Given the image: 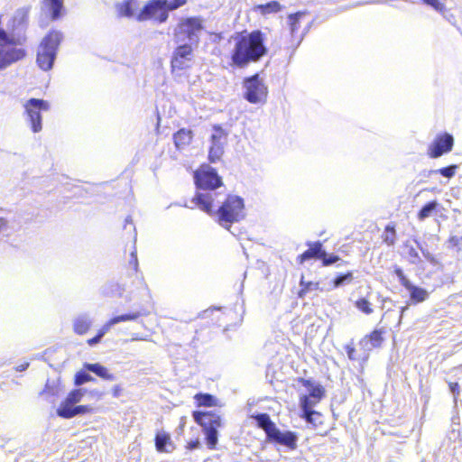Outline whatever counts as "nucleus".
Instances as JSON below:
<instances>
[{
    "instance_id": "1",
    "label": "nucleus",
    "mask_w": 462,
    "mask_h": 462,
    "mask_svg": "<svg viewBox=\"0 0 462 462\" xmlns=\"http://www.w3.org/2000/svg\"><path fill=\"white\" fill-rule=\"evenodd\" d=\"M234 46L230 51V66L245 68L259 61L267 54L265 35L260 30L237 32L232 36Z\"/></svg>"
},
{
    "instance_id": "2",
    "label": "nucleus",
    "mask_w": 462,
    "mask_h": 462,
    "mask_svg": "<svg viewBox=\"0 0 462 462\" xmlns=\"http://www.w3.org/2000/svg\"><path fill=\"white\" fill-rule=\"evenodd\" d=\"M25 41V36H15L0 29V70L26 57Z\"/></svg>"
},
{
    "instance_id": "3",
    "label": "nucleus",
    "mask_w": 462,
    "mask_h": 462,
    "mask_svg": "<svg viewBox=\"0 0 462 462\" xmlns=\"http://www.w3.org/2000/svg\"><path fill=\"white\" fill-rule=\"evenodd\" d=\"M188 0H149L135 15L138 22L153 20L159 23H165L169 18V12L184 6Z\"/></svg>"
},
{
    "instance_id": "4",
    "label": "nucleus",
    "mask_w": 462,
    "mask_h": 462,
    "mask_svg": "<svg viewBox=\"0 0 462 462\" xmlns=\"http://www.w3.org/2000/svg\"><path fill=\"white\" fill-rule=\"evenodd\" d=\"M62 40V32L55 29L49 31L42 39L37 51L36 62L42 70H50L52 68Z\"/></svg>"
},
{
    "instance_id": "5",
    "label": "nucleus",
    "mask_w": 462,
    "mask_h": 462,
    "mask_svg": "<svg viewBox=\"0 0 462 462\" xmlns=\"http://www.w3.org/2000/svg\"><path fill=\"white\" fill-rule=\"evenodd\" d=\"M192 417L195 422L202 428L208 448L210 450L216 449L218 442L217 430L223 426L221 415L213 411H194Z\"/></svg>"
},
{
    "instance_id": "6",
    "label": "nucleus",
    "mask_w": 462,
    "mask_h": 462,
    "mask_svg": "<svg viewBox=\"0 0 462 462\" xmlns=\"http://www.w3.org/2000/svg\"><path fill=\"white\" fill-rule=\"evenodd\" d=\"M244 211L245 203L243 199L238 196L228 195L215 212L217 222L224 227H230L232 224L244 218Z\"/></svg>"
},
{
    "instance_id": "7",
    "label": "nucleus",
    "mask_w": 462,
    "mask_h": 462,
    "mask_svg": "<svg viewBox=\"0 0 462 462\" xmlns=\"http://www.w3.org/2000/svg\"><path fill=\"white\" fill-rule=\"evenodd\" d=\"M203 19L199 16H189L180 19L174 30L173 35L176 42L184 40L189 42L199 41V34L203 30Z\"/></svg>"
},
{
    "instance_id": "8",
    "label": "nucleus",
    "mask_w": 462,
    "mask_h": 462,
    "mask_svg": "<svg viewBox=\"0 0 462 462\" xmlns=\"http://www.w3.org/2000/svg\"><path fill=\"white\" fill-rule=\"evenodd\" d=\"M310 12H297L291 14V46H298L313 23Z\"/></svg>"
},
{
    "instance_id": "9",
    "label": "nucleus",
    "mask_w": 462,
    "mask_h": 462,
    "mask_svg": "<svg viewBox=\"0 0 462 462\" xmlns=\"http://www.w3.org/2000/svg\"><path fill=\"white\" fill-rule=\"evenodd\" d=\"M298 383H300L307 392L300 397V408L316 406L326 397V388L321 383L312 379L305 378H298Z\"/></svg>"
},
{
    "instance_id": "10",
    "label": "nucleus",
    "mask_w": 462,
    "mask_h": 462,
    "mask_svg": "<svg viewBox=\"0 0 462 462\" xmlns=\"http://www.w3.org/2000/svg\"><path fill=\"white\" fill-rule=\"evenodd\" d=\"M244 97L251 104L262 103L266 100L268 89L258 73L243 79Z\"/></svg>"
},
{
    "instance_id": "11",
    "label": "nucleus",
    "mask_w": 462,
    "mask_h": 462,
    "mask_svg": "<svg viewBox=\"0 0 462 462\" xmlns=\"http://www.w3.org/2000/svg\"><path fill=\"white\" fill-rule=\"evenodd\" d=\"M194 182L198 189L214 190L222 186V180L215 169L202 163L193 173Z\"/></svg>"
},
{
    "instance_id": "12",
    "label": "nucleus",
    "mask_w": 462,
    "mask_h": 462,
    "mask_svg": "<svg viewBox=\"0 0 462 462\" xmlns=\"http://www.w3.org/2000/svg\"><path fill=\"white\" fill-rule=\"evenodd\" d=\"M212 131L208 160L210 163H217L222 160L228 134L227 132L218 125H213Z\"/></svg>"
},
{
    "instance_id": "13",
    "label": "nucleus",
    "mask_w": 462,
    "mask_h": 462,
    "mask_svg": "<svg viewBox=\"0 0 462 462\" xmlns=\"http://www.w3.org/2000/svg\"><path fill=\"white\" fill-rule=\"evenodd\" d=\"M258 428L264 430L267 439L274 443L289 446V433H282L267 413L252 415Z\"/></svg>"
},
{
    "instance_id": "14",
    "label": "nucleus",
    "mask_w": 462,
    "mask_h": 462,
    "mask_svg": "<svg viewBox=\"0 0 462 462\" xmlns=\"http://www.w3.org/2000/svg\"><path fill=\"white\" fill-rule=\"evenodd\" d=\"M147 315L146 311H131L125 314L116 315L109 319L97 332V334L87 340L88 346H93L100 343L102 337L110 330V328L120 322L134 321L142 316Z\"/></svg>"
},
{
    "instance_id": "15",
    "label": "nucleus",
    "mask_w": 462,
    "mask_h": 462,
    "mask_svg": "<svg viewBox=\"0 0 462 462\" xmlns=\"http://www.w3.org/2000/svg\"><path fill=\"white\" fill-rule=\"evenodd\" d=\"M49 108V103L43 99L31 98L24 104L25 113L33 133H38L42 130L41 113L48 111Z\"/></svg>"
},
{
    "instance_id": "16",
    "label": "nucleus",
    "mask_w": 462,
    "mask_h": 462,
    "mask_svg": "<svg viewBox=\"0 0 462 462\" xmlns=\"http://www.w3.org/2000/svg\"><path fill=\"white\" fill-rule=\"evenodd\" d=\"M193 59V47L191 43H183L178 45L171 58V71H181L190 67Z\"/></svg>"
},
{
    "instance_id": "17",
    "label": "nucleus",
    "mask_w": 462,
    "mask_h": 462,
    "mask_svg": "<svg viewBox=\"0 0 462 462\" xmlns=\"http://www.w3.org/2000/svg\"><path fill=\"white\" fill-rule=\"evenodd\" d=\"M454 138L450 134L443 133L438 134L433 142L428 146L427 154L431 159H436L452 151Z\"/></svg>"
},
{
    "instance_id": "18",
    "label": "nucleus",
    "mask_w": 462,
    "mask_h": 462,
    "mask_svg": "<svg viewBox=\"0 0 462 462\" xmlns=\"http://www.w3.org/2000/svg\"><path fill=\"white\" fill-rule=\"evenodd\" d=\"M95 408L92 405H76L74 402H69V397L66 396L60 403L56 410V414L62 419H71L78 415L93 413Z\"/></svg>"
},
{
    "instance_id": "19",
    "label": "nucleus",
    "mask_w": 462,
    "mask_h": 462,
    "mask_svg": "<svg viewBox=\"0 0 462 462\" xmlns=\"http://www.w3.org/2000/svg\"><path fill=\"white\" fill-rule=\"evenodd\" d=\"M394 273L398 277L400 283L410 291V299L412 303H420L428 299V291L423 288L413 285L401 268L396 267Z\"/></svg>"
},
{
    "instance_id": "20",
    "label": "nucleus",
    "mask_w": 462,
    "mask_h": 462,
    "mask_svg": "<svg viewBox=\"0 0 462 462\" xmlns=\"http://www.w3.org/2000/svg\"><path fill=\"white\" fill-rule=\"evenodd\" d=\"M191 208H197L209 216L215 215L213 199L208 193L197 192L190 200Z\"/></svg>"
},
{
    "instance_id": "21",
    "label": "nucleus",
    "mask_w": 462,
    "mask_h": 462,
    "mask_svg": "<svg viewBox=\"0 0 462 462\" xmlns=\"http://www.w3.org/2000/svg\"><path fill=\"white\" fill-rule=\"evenodd\" d=\"M194 133L188 128H180L172 135L175 148L178 151L187 150L192 143Z\"/></svg>"
},
{
    "instance_id": "22",
    "label": "nucleus",
    "mask_w": 462,
    "mask_h": 462,
    "mask_svg": "<svg viewBox=\"0 0 462 462\" xmlns=\"http://www.w3.org/2000/svg\"><path fill=\"white\" fill-rule=\"evenodd\" d=\"M42 7L51 21L60 19L65 14L64 0H42Z\"/></svg>"
},
{
    "instance_id": "23",
    "label": "nucleus",
    "mask_w": 462,
    "mask_h": 462,
    "mask_svg": "<svg viewBox=\"0 0 462 462\" xmlns=\"http://www.w3.org/2000/svg\"><path fill=\"white\" fill-rule=\"evenodd\" d=\"M315 406H308V408H300V417L307 422L310 423L315 430H320L324 424V417L319 411H314Z\"/></svg>"
},
{
    "instance_id": "24",
    "label": "nucleus",
    "mask_w": 462,
    "mask_h": 462,
    "mask_svg": "<svg viewBox=\"0 0 462 462\" xmlns=\"http://www.w3.org/2000/svg\"><path fill=\"white\" fill-rule=\"evenodd\" d=\"M383 329H374L369 334L365 335L360 341L359 344L364 347L370 344L371 348H379L383 343Z\"/></svg>"
},
{
    "instance_id": "25",
    "label": "nucleus",
    "mask_w": 462,
    "mask_h": 462,
    "mask_svg": "<svg viewBox=\"0 0 462 462\" xmlns=\"http://www.w3.org/2000/svg\"><path fill=\"white\" fill-rule=\"evenodd\" d=\"M324 256V250L320 242H314L310 244L309 248L298 256V262L300 263H304L306 260L311 258L322 259Z\"/></svg>"
},
{
    "instance_id": "26",
    "label": "nucleus",
    "mask_w": 462,
    "mask_h": 462,
    "mask_svg": "<svg viewBox=\"0 0 462 462\" xmlns=\"http://www.w3.org/2000/svg\"><path fill=\"white\" fill-rule=\"evenodd\" d=\"M154 443L156 450L160 453L170 452L166 448L167 446H171L172 449L174 448L171 435L163 430L156 432Z\"/></svg>"
},
{
    "instance_id": "27",
    "label": "nucleus",
    "mask_w": 462,
    "mask_h": 462,
    "mask_svg": "<svg viewBox=\"0 0 462 462\" xmlns=\"http://www.w3.org/2000/svg\"><path fill=\"white\" fill-rule=\"evenodd\" d=\"M92 319L88 316H79L73 321V331L77 335H86L92 328Z\"/></svg>"
},
{
    "instance_id": "28",
    "label": "nucleus",
    "mask_w": 462,
    "mask_h": 462,
    "mask_svg": "<svg viewBox=\"0 0 462 462\" xmlns=\"http://www.w3.org/2000/svg\"><path fill=\"white\" fill-rule=\"evenodd\" d=\"M84 367L94 374H96L98 377L107 380V381H113L115 379V376L113 374L109 373L107 368L99 363L95 364H85Z\"/></svg>"
},
{
    "instance_id": "29",
    "label": "nucleus",
    "mask_w": 462,
    "mask_h": 462,
    "mask_svg": "<svg viewBox=\"0 0 462 462\" xmlns=\"http://www.w3.org/2000/svg\"><path fill=\"white\" fill-rule=\"evenodd\" d=\"M135 0H124L116 5L117 16L131 18L134 15Z\"/></svg>"
},
{
    "instance_id": "30",
    "label": "nucleus",
    "mask_w": 462,
    "mask_h": 462,
    "mask_svg": "<svg viewBox=\"0 0 462 462\" xmlns=\"http://www.w3.org/2000/svg\"><path fill=\"white\" fill-rule=\"evenodd\" d=\"M194 401L197 407H215L217 405L216 397L210 393H196L194 395Z\"/></svg>"
},
{
    "instance_id": "31",
    "label": "nucleus",
    "mask_w": 462,
    "mask_h": 462,
    "mask_svg": "<svg viewBox=\"0 0 462 462\" xmlns=\"http://www.w3.org/2000/svg\"><path fill=\"white\" fill-rule=\"evenodd\" d=\"M281 10V5L277 1H271L263 5L254 6V11L260 13L262 15H268L278 13Z\"/></svg>"
},
{
    "instance_id": "32",
    "label": "nucleus",
    "mask_w": 462,
    "mask_h": 462,
    "mask_svg": "<svg viewBox=\"0 0 462 462\" xmlns=\"http://www.w3.org/2000/svg\"><path fill=\"white\" fill-rule=\"evenodd\" d=\"M345 350L346 352L347 357L349 360L356 362L358 361L363 365H365L368 359H369V354L365 352L363 356H360L357 354V350L356 346L353 344H347L345 346Z\"/></svg>"
},
{
    "instance_id": "33",
    "label": "nucleus",
    "mask_w": 462,
    "mask_h": 462,
    "mask_svg": "<svg viewBox=\"0 0 462 462\" xmlns=\"http://www.w3.org/2000/svg\"><path fill=\"white\" fill-rule=\"evenodd\" d=\"M383 243L387 246H393L395 245L396 242V231H395V225L391 224L387 225L384 227V230L381 236Z\"/></svg>"
},
{
    "instance_id": "34",
    "label": "nucleus",
    "mask_w": 462,
    "mask_h": 462,
    "mask_svg": "<svg viewBox=\"0 0 462 462\" xmlns=\"http://www.w3.org/2000/svg\"><path fill=\"white\" fill-rule=\"evenodd\" d=\"M354 305L360 312L365 315H371L374 312L372 302L365 297L358 298Z\"/></svg>"
},
{
    "instance_id": "35",
    "label": "nucleus",
    "mask_w": 462,
    "mask_h": 462,
    "mask_svg": "<svg viewBox=\"0 0 462 462\" xmlns=\"http://www.w3.org/2000/svg\"><path fill=\"white\" fill-rule=\"evenodd\" d=\"M438 207V202L436 200L430 201L424 205L421 209L418 212V218L420 220H424L429 217L433 210H435Z\"/></svg>"
},
{
    "instance_id": "36",
    "label": "nucleus",
    "mask_w": 462,
    "mask_h": 462,
    "mask_svg": "<svg viewBox=\"0 0 462 462\" xmlns=\"http://www.w3.org/2000/svg\"><path fill=\"white\" fill-rule=\"evenodd\" d=\"M353 279V273L351 271L341 273L333 280V287L338 288L346 283H350L352 282Z\"/></svg>"
},
{
    "instance_id": "37",
    "label": "nucleus",
    "mask_w": 462,
    "mask_h": 462,
    "mask_svg": "<svg viewBox=\"0 0 462 462\" xmlns=\"http://www.w3.org/2000/svg\"><path fill=\"white\" fill-rule=\"evenodd\" d=\"M321 261H322L323 266H329L335 263H337L338 261H341L339 265L347 264V262L341 260L338 255H336V254L328 255L325 251H324V256L322 257Z\"/></svg>"
},
{
    "instance_id": "38",
    "label": "nucleus",
    "mask_w": 462,
    "mask_h": 462,
    "mask_svg": "<svg viewBox=\"0 0 462 462\" xmlns=\"http://www.w3.org/2000/svg\"><path fill=\"white\" fill-rule=\"evenodd\" d=\"M85 393H86L85 389L76 388V389H72L70 392H69L67 396L69 397V402L72 401L77 404L82 401Z\"/></svg>"
},
{
    "instance_id": "39",
    "label": "nucleus",
    "mask_w": 462,
    "mask_h": 462,
    "mask_svg": "<svg viewBox=\"0 0 462 462\" xmlns=\"http://www.w3.org/2000/svg\"><path fill=\"white\" fill-rule=\"evenodd\" d=\"M93 380L94 378L89 374L85 371H79L74 376V384L79 386Z\"/></svg>"
},
{
    "instance_id": "40",
    "label": "nucleus",
    "mask_w": 462,
    "mask_h": 462,
    "mask_svg": "<svg viewBox=\"0 0 462 462\" xmlns=\"http://www.w3.org/2000/svg\"><path fill=\"white\" fill-rule=\"evenodd\" d=\"M423 4L432 7L434 10L443 13L446 9L445 5L440 0H421Z\"/></svg>"
},
{
    "instance_id": "41",
    "label": "nucleus",
    "mask_w": 462,
    "mask_h": 462,
    "mask_svg": "<svg viewBox=\"0 0 462 462\" xmlns=\"http://www.w3.org/2000/svg\"><path fill=\"white\" fill-rule=\"evenodd\" d=\"M457 168V166L455 164L449 165L447 167L440 168L439 170H438V172L446 178H451L456 174Z\"/></svg>"
},
{
    "instance_id": "42",
    "label": "nucleus",
    "mask_w": 462,
    "mask_h": 462,
    "mask_svg": "<svg viewBox=\"0 0 462 462\" xmlns=\"http://www.w3.org/2000/svg\"><path fill=\"white\" fill-rule=\"evenodd\" d=\"M300 290L299 291L298 294L299 297L303 298L312 288L317 289L318 284H313L312 282H300Z\"/></svg>"
},
{
    "instance_id": "43",
    "label": "nucleus",
    "mask_w": 462,
    "mask_h": 462,
    "mask_svg": "<svg viewBox=\"0 0 462 462\" xmlns=\"http://www.w3.org/2000/svg\"><path fill=\"white\" fill-rule=\"evenodd\" d=\"M200 447H201V443L199 439L189 440L185 444V448L189 451L193 450V449L199 448Z\"/></svg>"
},
{
    "instance_id": "44",
    "label": "nucleus",
    "mask_w": 462,
    "mask_h": 462,
    "mask_svg": "<svg viewBox=\"0 0 462 462\" xmlns=\"http://www.w3.org/2000/svg\"><path fill=\"white\" fill-rule=\"evenodd\" d=\"M448 242L451 247H458L462 243V236H449Z\"/></svg>"
},
{
    "instance_id": "45",
    "label": "nucleus",
    "mask_w": 462,
    "mask_h": 462,
    "mask_svg": "<svg viewBox=\"0 0 462 462\" xmlns=\"http://www.w3.org/2000/svg\"><path fill=\"white\" fill-rule=\"evenodd\" d=\"M448 387L451 391V393L455 395V396H457L459 394V384L457 382H450L448 383Z\"/></svg>"
},
{
    "instance_id": "46",
    "label": "nucleus",
    "mask_w": 462,
    "mask_h": 462,
    "mask_svg": "<svg viewBox=\"0 0 462 462\" xmlns=\"http://www.w3.org/2000/svg\"><path fill=\"white\" fill-rule=\"evenodd\" d=\"M122 392H123V388L121 387V385L117 384V385H115L113 388H112V395L114 397H119L121 394H122Z\"/></svg>"
},
{
    "instance_id": "47",
    "label": "nucleus",
    "mask_w": 462,
    "mask_h": 462,
    "mask_svg": "<svg viewBox=\"0 0 462 462\" xmlns=\"http://www.w3.org/2000/svg\"><path fill=\"white\" fill-rule=\"evenodd\" d=\"M131 257H132L131 263H132V264L134 266V271H136L137 270V266H138V261H137L136 254L134 252H133L131 254Z\"/></svg>"
},
{
    "instance_id": "48",
    "label": "nucleus",
    "mask_w": 462,
    "mask_h": 462,
    "mask_svg": "<svg viewBox=\"0 0 462 462\" xmlns=\"http://www.w3.org/2000/svg\"><path fill=\"white\" fill-rule=\"evenodd\" d=\"M291 449H293L295 448V441H296V436L294 433L291 432Z\"/></svg>"
},
{
    "instance_id": "49",
    "label": "nucleus",
    "mask_w": 462,
    "mask_h": 462,
    "mask_svg": "<svg viewBox=\"0 0 462 462\" xmlns=\"http://www.w3.org/2000/svg\"><path fill=\"white\" fill-rule=\"evenodd\" d=\"M408 310V306H403L401 308V310H400V319H399V323L402 321V317H403V314L404 312Z\"/></svg>"
},
{
    "instance_id": "50",
    "label": "nucleus",
    "mask_w": 462,
    "mask_h": 462,
    "mask_svg": "<svg viewBox=\"0 0 462 462\" xmlns=\"http://www.w3.org/2000/svg\"><path fill=\"white\" fill-rule=\"evenodd\" d=\"M410 255L415 259H419V254L417 253V251L414 248H411L410 250Z\"/></svg>"
},
{
    "instance_id": "51",
    "label": "nucleus",
    "mask_w": 462,
    "mask_h": 462,
    "mask_svg": "<svg viewBox=\"0 0 462 462\" xmlns=\"http://www.w3.org/2000/svg\"><path fill=\"white\" fill-rule=\"evenodd\" d=\"M6 226V220L0 217V231Z\"/></svg>"
},
{
    "instance_id": "52",
    "label": "nucleus",
    "mask_w": 462,
    "mask_h": 462,
    "mask_svg": "<svg viewBox=\"0 0 462 462\" xmlns=\"http://www.w3.org/2000/svg\"><path fill=\"white\" fill-rule=\"evenodd\" d=\"M211 34L214 35L215 40L220 41L222 39V33L221 32H213Z\"/></svg>"
},
{
    "instance_id": "53",
    "label": "nucleus",
    "mask_w": 462,
    "mask_h": 462,
    "mask_svg": "<svg viewBox=\"0 0 462 462\" xmlns=\"http://www.w3.org/2000/svg\"><path fill=\"white\" fill-rule=\"evenodd\" d=\"M29 364L28 363H25L23 365H21L18 368H16L17 371H23L25 370L27 367H28Z\"/></svg>"
},
{
    "instance_id": "54",
    "label": "nucleus",
    "mask_w": 462,
    "mask_h": 462,
    "mask_svg": "<svg viewBox=\"0 0 462 462\" xmlns=\"http://www.w3.org/2000/svg\"><path fill=\"white\" fill-rule=\"evenodd\" d=\"M92 393L95 394L97 398H101L102 396V393L100 392H93Z\"/></svg>"
}]
</instances>
